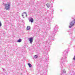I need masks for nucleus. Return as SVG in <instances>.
I'll return each mask as SVG.
<instances>
[{
	"label": "nucleus",
	"instance_id": "nucleus-11",
	"mask_svg": "<svg viewBox=\"0 0 75 75\" xmlns=\"http://www.w3.org/2000/svg\"><path fill=\"white\" fill-rule=\"evenodd\" d=\"M1 22L0 21V27L1 26Z\"/></svg>",
	"mask_w": 75,
	"mask_h": 75
},
{
	"label": "nucleus",
	"instance_id": "nucleus-8",
	"mask_svg": "<svg viewBox=\"0 0 75 75\" xmlns=\"http://www.w3.org/2000/svg\"><path fill=\"white\" fill-rule=\"evenodd\" d=\"M28 65L29 66V67L30 68H31V67H32V65H31V64H30V63H28Z\"/></svg>",
	"mask_w": 75,
	"mask_h": 75
},
{
	"label": "nucleus",
	"instance_id": "nucleus-7",
	"mask_svg": "<svg viewBox=\"0 0 75 75\" xmlns=\"http://www.w3.org/2000/svg\"><path fill=\"white\" fill-rule=\"evenodd\" d=\"M46 5L47 7H48V8H49V7H50V4H49V3H47L46 4Z\"/></svg>",
	"mask_w": 75,
	"mask_h": 75
},
{
	"label": "nucleus",
	"instance_id": "nucleus-6",
	"mask_svg": "<svg viewBox=\"0 0 75 75\" xmlns=\"http://www.w3.org/2000/svg\"><path fill=\"white\" fill-rule=\"evenodd\" d=\"M30 29V27L28 26L26 28L27 30H29Z\"/></svg>",
	"mask_w": 75,
	"mask_h": 75
},
{
	"label": "nucleus",
	"instance_id": "nucleus-10",
	"mask_svg": "<svg viewBox=\"0 0 75 75\" xmlns=\"http://www.w3.org/2000/svg\"><path fill=\"white\" fill-rule=\"evenodd\" d=\"M18 42H21V39H19L17 41Z\"/></svg>",
	"mask_w": 75,
	"mask_h": 75
},
{
	"label": "nucleus",
	"instance_id": "nucleus-12",
	"mask_svg": "<svg viewBox=\"0 0 75 75\" xmlns=\"http://www.w3.org/2000/svg\"><path fill=\"white\" fill-rule=\"evenodd\" d=\"M73 59H74V60H75V56L74 57V58Z\"/></svg>",
	"mask_w": 75,
	"mask_h": 75
},
{
	"label": "nucleus",
	"instance_id": "nucleus-1",
	"mask_svg": "<svg viewBox=\"0 0 75 75\" xmlns=\"http://www.w3.org/2000/svg\"><path fill=\"white\" fill-rule=\"evenodd\" d=\"M5 9L6 10H9V9H10V3H8L7 4H5Z\"/></svg>",
	"mask_w": 75,
	"mask_h": 75
},
{
	"label": "nucleus",
	"instance_id": "nucleus-5",
	"mask_svg": "<svg viewBox=\"0 0 75 75\" xmlns=\"http://www.w3.org/2000/svg\"><path fill=\"white\" fill-rule=\"evenodd\" d=\"M30 21L31 22V23H33V18H31L30 20Z\"/></svg>",
	"mask_w": 75,
	"mask_h": 75
},
{
	"label": "nucleus",
	"instance_id": "nucleus-4",
	"mask_svg": "<svg viewBox=\"0 0 75 75\" xmlns=\"http://www.w3.org/2000/svg\"><path fill=\"white\" fill-rule=\"evenodd\" d=\"M29 41H30V44H32V42L33 41V40H34L33 38H29Z\"/></svg>",
	"mask_w": 75,
	"mask_h": 75
},
{
	"label": "nucleus",
	"instance_id": "nucleus-2",
	"mask_svg": "<svg viewBox=\"0 0 75 75\" xmlns=\"http://www.w3.org/2000/svg\"><path fill=\"white\" fill-rule=\"evenodd\" d=\"M75 23V21H72L70 23V26H69V28H71Z\"/></svg>",
	"mask_w": 75,
	"mask_h": 75
},
{
	"label": "nucleus",
	"instance_id": "nucleus-3",
	"mask_svg": "<svg viewBox=\"0 0 75 75\" xmlns=\"http://www.w3.org/2000/svg\"><path fill=\"white\" fill-rule=\"evenodd\" d=\"M22 17L24 18L25 17H27V13L25 12H24L22 14Z\"/></svg>",
	"mask_w": 75,
	"mask_h": 75
},
{
	"label": "nucleus",
	"instance_id": "nucleus-13",
	"mask_svg": "<svg viewBox=\"0 0 75 75\" xmlns=\"http://www.w3.org/2000/svg\"><path fill=\"white\" fill-rule=\"evenodd\" d=\"M63 72H64V73H65V72H64V70L63 71Z\"/></svg>",
	"mask_w": 75,
	"mask_h": 75
},
{
	"label": "nucleus",
	"instance_id": "nucleus-9",
	"mask_svg": "<svg viewBox=\"0 0 75 75\" xmlns=\"http://www.w3.org/2000/svg\"><path fill=\"white\" fill-rule=\"evenodd\" d=\"M38 57V56H37V55H35L34 57V58H37Z\"/></svg>",
	"mask_w": 75,
	"mask_h": 75
}]
</instances>
